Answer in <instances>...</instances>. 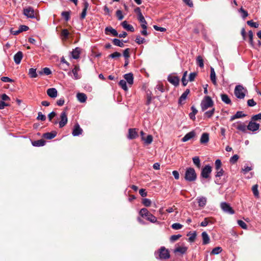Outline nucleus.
<instances>
[{
	"instance_id": "obj_19",
	"label": "nucleus",
	"mask_w": 261,
	"mask_h": 261,
	"mask_svg": "<svg viewBox=\"0 0 261 261\" xmlns=\"http://www.w3.org/2000/svg\"><path fill=\"white\" fill-rule=\"evenodd\" d=\"M138 137V134L135 128H130L128 130V138L134 139Z\"/></svg>"
},
{
	"instance_id": "obj_61",
	"label": "nucleus",
	"mask_w": 261,
	"mask_h": 261,
	"mask_svg": "<svg viewBox=\"0 0 261 261\" xmlns=\"http://www.w3.org/2000/svg\"><path fill=\"white\" fill-rule=\"evenodd\" d=\"M1 80L4 82H7V83H11L13 82V80L7 76H3L1 78Z\"/></svg>"
},
{
	"instance_id": "obj_37",
	"label": "nucleus",
	"mask_w": 261,
	"mask_h": 261,
	"mask_svg": "<svg viewBox=\"0 0 261 261\" xmlns=\"http://www.w3.org/2000/svg\"><path fill=\"white\" fill-rule=\"evenodd\" d=\"M29 74L31 77L35 78L37 76L36 69L34 68H30L29 71Z\"/></svg>"
},
{
	"instance_id": "obj_47",
	"label": "nucleus",
	"mask_w": 261,
	"mask_h": 261,
	"mask_svg": "<svg viewBox=\"0 0 261 261\" xmlns=\"http://www.w3.org/2000/svg\"><path fill=\"white\" fill-rule=\"evenodd\" d=\"M142 203L145 206H149L151 204V201L149 199L144 198L142 200Z\"/></svg>"
},
{
	"instance_id": "obj_16",
	"label": "nucleus",
	"mask_w": 261,
	"mask_h": 261,
	"mask_svg": "<svg viewBox=\"0 0 261 261\" xmlns=\"http://www.w3.org/2000/svg\"><path fill=\"white\" fill-rule=\"evenodd\" d=\"M198 205L200 207H203L206 204L207 199L203 196L198 197L196 199Z\"/></svg>"
},
{
	"instance_id": "obj_21",
	"label": "nucleus",
	"mask_w": 261,
	"mask_h": 261,
	"mask_svg": "<svg viewBox=\"0 0 261 261\" xmlns=\"http://www.w3.org/2000/svg\"><path fill=\"white\" fill-rule=\"evenodd\" d=\"M105 33L107 35L112 34L113 36H117L118 35L116 30L112 27H107L105 29Z\"/></svg>"
},
{
	"instance_id": "obj_63",
	"label": "nucleus",
	"mask_w": 261,
	"mask_h": 261,
	"mask_svg": "<svg viewBox=\"0 0 261 261\" xmlns=\"http://www.w3.org/2000/svg\"><path fill=\"white\" fill-rule=\"evenodd\" d=\"M19 30L21 33L23 31H28L29 30V27L27 25H22L19 27Z\"/></svg>"
},
{
	"instance_id": "obj_11",
	"label": "nucleus",
	"mask_w": 261,
	"mask_h": 261,
	"mask_svg": "<svg viewBox=\"0 0 261 261\" xmlns=\"http://www.w3.org/2000/svg\"><path fill=\"white\" fill-rule=\"evenodd\" d=\"M168 81L174 86H177L179 84V79L175 75L170 74L168 76Z\"/></svg>"
},
{
	"instance_id": "obj_23",
	"label": "nucleus",
	"mask_w": 261,
	"mask_h": 261,
	"mask_svg": "<svg viewBox=\"0 0 261 261\" xmlns=\"http://www.w3.org/2000/svg\"><path fill=\"white\" fill-rule=\"evenodd\" d=\"M121 25L123 28L127 31H130L132 32H133L135 31L134 27L132 25L128 24L126 21H123L121 23Z\"/></svg>"
},
{
	"instance_id": "obj_32",
	"label": "nucleus",
	"mask_w": 261,
	"mask_h": 261,
	"mask_svg": "<svg viewBox=\"0 0 261 261\" xmlns=\"http://www.w3.org/2000/svg\"><path fill=\"white\" fill-rule=\"evenodd\" d=\"M45 142L44 140L40 139L39 140H37V141L32 142V145L34 146H37V147L42 146L45 145Z\"/></svg>"
},
{
	"instance_id": "obj_62",
	"label": "nucleus",
	"mask_w": 261,
	"mask_h": 261,
	"mask_svg": "<svg viewBox=\"0 0 261 261\" xmlns=\"http://www.w3.org/2000/svg\"><path fill=\"white\" fill-rule=\"evenodd\" d=\"M216 177H219L223 175V170L222 169H220L219 170H216Z\"/></svg>"
},
{
	"instance_id": "obj_9",
	"label": "nucleus",
	"mask_w": 261,
	"mask_h": 261,
	"mask_svg": "<svg viewBox=\"0 0 261 261\" xmlns=\"http://www.w3.org/2000/svg\"><path fill=\"white\" fill-rule=\"evenodd\" d=\"M212 172V167L210 165H206L202 170L201 175L202 177L207 178Z\"/></svg>"
},
{
	"instance_id": "obj_25",
	"label": "nucleus",
	"mask_w": 261,
	"mask_h": 261,
	"mask_svg": "<svg viewBox=\"0 0 261 261\" xmlns=\"http://www.w3.org/2000/svg\"><path fill=\"white\" fill-rule=\"evenodd\" d=\"M200 143L201 144H204L206 143L209 141V135L207 133H203L201 135V137L200 138Z\"/></svg>"
},
{
	"instance_id": "obj_27",
	"label": "nucleus",
	"mask_w": 261,
	"mask_h": 261,
	"mask_svg": "<svg viewBox=\"0 0 261 261\" xmlns=\"http://www.w3.org/2000/svg\"><path fill=\"white\" fill-rule=\"evenodd\" d=\"M210 77H211V80L212 82H213V83L215 85H216L217 84L216 76V73H215L214 69L213 67L211 68Z\"/></svg>"
},
{
	"instance_id": "obj_45",
	"label": "nucleus",
	"mask_w": 261,
	"mask_h": 261,
	"mask_svg": "<svg viewBox=\"0 0 261 261\" xmlns=\"http://www.w3.org/2000/svg\"><path fill=\"white\" fill-rule=\"evenodd\" d=\"M89 7V4L87 2L84 3V8L82 11V12L81 14V16H86V11Z\"/></svg>"
},
{
	"instance_id": "obj_12",
	"label": "nucleus",
	"mask_w": 261,
	"mask_h": 261,
	"mask_svg": "<svg viewBox=\"0 0 261 261\" xmlns=\"http://www.w3.org/2000/svg\"><path fill=\"white\" fill-rule=\"evenodd\" d=\"M83 129L80 127L79 124L76 123L74 125L72 134L73 136H77L82 134Z\"/></svg>"
},
{
	"instance_id": "obj_51",
	"label": "nucleus",
	"mask_w": 261,
	"mask_h": 261,
	"mask_svg": "<svg viewBox=\"0 0 261 261\" xmlns=\"http://www.w3.org/2000/svg\"><path fill=\"white\" fill-rule=\"evenodd\" d=\"M238 224L243 229H246L247 228V224L242 220H238Z\"/></svg>"
},
{
	"instance_id": "obj_60",
	"label": "nucleus",
	"mask_w": 261,
	"mask_h": 261,
	"mask_svg": "<svg viewBox=\"0 0 261 261\" xmlns=\"http://www.w3.org/2000/svg\"><path fill=\"white\" fill-rule=\"evenodd\" d=\"M37 119L42 121H44L46 119V117L44 115L42 114L41 112H39Z\"/></svg>"
},
{
	"instance_id": "obj_13",
	"label": "nucleus",
	"mask_w": 261,
	"mask_h": 261,
	"mask_svg": "<svg viewBox=\"0 0 261 261\" xmlns=\"http://www.w3.org/2000/svg\"><path fill=\"white\" fill-rule=\"evenodd\" d=\"M125 81L128 83V85L131 86L134 83L133 74L132 73H128L124 75Z\"/></svg>"
},
{
	"instance_id": "obj_46",
	"label": "nucleus",
	"mask_w": 261,
	"mask_h": 261,
	"mask_svg": "<svg viewBox=\"0 0 261 261\" xmlns=\"http://www.w3.org/2000/svg\"><path fill=\"white\" fill-rule=\"evenodd\" d=\"M247 24L251 27L257 28L258 27V23L256 22H253L252 20L247 21Z\"/></svg>"
},
{
	"instance_id": "obj_18",
	"label": "nucleus",
	"mask_w": 261,
	"mask_h": 261,
	"mask_svg": "<svg viewBox=\"0 0 261 261\" xmlns=\"http://www.w3.org/2000/svg\"><path fill=\"white\" fill-rule=\"evenodd\" d=\"M23 57V54L21 51L17 52L14 56V60L16 64H19Z\"/></svg>"
},
{
	"instance_id": "obj_54",
	"label": "nucleus",
	"mask_w": 261,
	"mask_h": 261,
	"mask_svg": "<svg viewBox=\"0 0 261 261\" xmlns=\"http://www.w3.org/2000/svg\"><path fill=\"white\" fill-rule=\"evenodd\" d=\"M239 159V156L237 154L233 155L230 159V162L232 164H234Z\"/></svg>"
},
{
	"instance_id": "obj_33",
	"label": "nucleus",
	"mask_w": 261,
	"mask_h": 261,
	"mask_svg": "<svg viewBox=\"0 0 261 261\" xmlns=\"http://www.w3.org/2000/svg\"><path fill=\"white\" fill-rule=\"evenodd\" d=\"M191 110L192 112L189 114V117L190 119L194 120L195 119V115L197 113L198 111L194 106L191 107Z\"/></svg>"
},
{
	"instance_id": "obj_28",
	"label": "nucleus",
	"mask_w": 261,
	"mask_h": 261,
	"mask_svg": "<svg viewBox=\"0 0 261 261\" xmlns=\"http://www.w3.org/2000/svg\"><path fill=\"white\" fill-rule=\"evenodd\" d=\"M245 116V115L242 112L238 111L236 113V114L234 115H233L230 117V121H232L236 119L240 118Z\"/></svg>"
},
{
	"instance_id": "obj_58",
	"label": "nucleus",
	"mask_w": 261,
	"mask_h": 261,
	"mask_svg": "<svg viewBox=\"0 0 261 261\" xmlns=\"http://www.w3.org/2000/svg\"><path fill=\"white\" fill-rule=\"evenodd\" d=\"M196 75L197 74L195 72L191 73L189 76V81L190 82L193 81L196 77Z\"/></svg>"
},
{
	"instance_id": "obj_10",
	"label": "nucleus",
	"mask_w": 261,
	"mask_h": 261,
	"mask_svg": "<svg viewBox=\"0 0 261 261\" xmlns=\"http://www.w3.org/2000/svg\"><path fill=\"white\" fill-rule=\"evenodd\" d=\"M232 126L242 132H245L246 130L245 124L239 121L234 123L232 124Z\"/></svg>"
},
{
	"instance_id": "obj_17",
	"label": "nucleus",
	"mask_w": 261,
	"mask_h": 261,
	"mask_svg": "<svg viewBox=\"0 0 261 261\" xmlns=\"http://www.w3.org/2000/svg\"><path fill=\"white\" fill-rule=\"evenodd\" d=\"M195 132L194 131H191L187 133L181 139L182 141L185 142L189 141L191 139L194 138L195 136Z\"/></svg>"
},
{
	"instance_id": "obj_42",
	"label": "nucleus",
	"mask_w": 261,
	"mask_h": 261,
	"mask_svg": "<svg viewBox=\"0 0 261 261\" xmlns=\"http://www.w3.org/2000/svg\"><path fill=\"white\" fill-rule=\"evenodd\" d=\"M193 163L198 167L200 168V161L198 156H195L192 159Z\"/></svg>"
},
{
	"instance_id": "obj_57",
	"label": "nucleus",
	"mask_w": 261,
	"mask_h": 261,
	"mask_svg": "<svg viewBox=\"0 0 261 261\" xmlns=\"http://www.w3.org/2000/svg\"><path fill=\"white\" fill-rule=\"evenodd\" d=\"M153 27L154 29V30H155L157 31L165 32L166 31V29L165 28L158 27V25H154Z\"/></svg>"
},
{
	"instance_id": "obj_5",
	"label": "nucleus",
	"mask_w": 261,
	"mask_h": 261,
	"mask_svg": "<svg viewBox=\"0 0 261 261\" xmlns=\"http://www.w3.org/2000/svg\"><path fill=\"white\" fill-rule=\"evenodd\" d=\"M246 90L241 85H238L234 89V94L236 96L240 99H243L245 96Z\"/></svg>"
},
{
	"instance_id": "obj_20",
	"label": "nucleus",
	"mask_w": 261,
	"mask_h": 261,
	"mask_svg": "<svg viewBox=\"0 0 261 261\" xmlns=\"http://www.w3.org/2000/svg\"><path fill=\"white\" fill-rule=\"evenodd\" d=\"M188 250V247L185 246H177L174 250V253L179 252L181 254L185 253Z\"/></svg>"
},
{
	"instance_id": "obj_36",
	"label": "nucleus",
	"mask_w": 261,
	"mask_h": 261,
	"mask_svg": "<svg viewBox=\"0 0 261 261\" xmlns=\"http://www.w3.org/2000/svg\"><path fill=\"white\" fill-rule=\"evenodd\" d=\"M119 85L125 91L128 90V88L126 86V82L125 80H120L119 82Z\"/></svg>"
},
{
	"instance_id": "obj_7",
	"label": "nucleus",
	"mask_w": 261,
	"mask_h": 261,
	"mask_svg": "<svg viewBox=\"0 0 261 261\" xmlns=\"http://www.w3.org/2000/svg\"><path fill=\"white\" fill-rule=\"evenodd\" d=\"M60 121L59 122V127L62 128L64 127L67 123L68 118H67V114L65 111H63L60 116Z\"/></svg>"
},
{
	"instance_id": "obj_14",
	"label": "nucleus",
	"mask_w": 261,
	"mask_h": 261,
	"mask_svg": "<svg viewBox=\"0 0 261 261\" xmlns=\"http://www.w3.org/2000/svg\"><path fill=\"white\" fill-rule=\"evenodd\" d=\"M47 94L51 98H55L58 95V91L56 88H49L46 91Z\"/></svg>"
},
{
	"instance_id": "obj_56",
	"label": "nucleus",
	"mask_w": 261,
	"mask_h": 261,
	"mask_svg": "<svg viewBox=\"0 0 261 261\" xmlns=\"http://www.w3.org/2000/svg\"><path fill=\"white\" fill-rule=\"evenodd\" d=\"M181 237V236L180 234L172 235L170 237V241L171 242H174V241L177 240L178 239H179Z\"/></svg>"
},
{
	"instance_id": "obj_38",
	"label": "nucleus",
	"mask_w": 261,
	"mask_h": 261,
	"mask_svg": "<svg viewBox=\"0 0 261 261\" xmlns=\"http://www.w3.org/2000/svg\"><path fill=\"white\" fill-rule=\"evenodd\" d=\"M140 23H141V27L142 29H145L147 27V22L145 19V17H138Z\"/></svg>"
},
{
	"instance_id": "obj_52",
	"label": "nucleus",
	"mask_w": 261,
	"mask_h": 261,
	"mask_svg": "<svg viewBox=\"0 0 261 261\" xmlns=\"http://www.w3.org/2000/svg\"><path fill=\"white\" fill-rule=\"evenodd\" d=\"M252 192L253 193L255 197H258L259 193L258 192L257 186V185H254V186H253V187H252Z\"/></svg>"
},
{
	"instance_id": "obj_8",
	"label": "nucleus",
	"mask_w": 261,
	"mask_h": 261,
	"mask_svg": "<svg viewBox=\"0 0 261 261\" xmlns=\"http://www.w3.org/2000/svg\"><path fill=\"white\" fill-rule=\"evenodd\" d=\"M221 209L225 212L229 214H233L234 211L233 210L230 205L226 202H222L220 204Z\"/></svg>"
},
{
	"instance_id": "obj_22",
	"label": "nucleus",
	"mask_w": 261,
	"mask_h": 261,
	"mask_svg": "<svg viewBox=\"0 0 261 261\" xmlns=\"http://www.w3.org/2000/svg\"><path fill=\"white\" fill-rule=\"evenodd\" d=\"M81 53V49L80 47H76L71 53L72 58L75 59H78L80 57Z\"/></svg>"
},
{
	"instance_id": "obj_24",
	"label": "nucleus",
	"mask_w": 261,
	"mask_h": 261,
	"mask_svg": "<svg viewBox=\"0 0 261 261\" xmlns=\"http://www.w3.org/2000/svg\"><path fill=\"white\" fill-rule=\"evenodd\" d=\"M76 97L81 102H85L87 99V96L83 93H79L76 95Z\"/></svg>"
},
{
	"instance_id": "obj_29",
	"label": "nucleus",
	"mask_w": 261,
	"mask_h": 261,
	"mask_svg": "<svg viewBox=\"0 0 261 261\" xmlns=\"http://www.w3.org/2000/svg\"><path fill=\"white\" fill-rule=\"evenodd\" d=\"M202 238L203 241V244L205 245L208 244L210 242V238L207 233L204 231L202 233Z\"/></svg>"
},
{
	"instance_id": "obj_26",
	"label": "nucleus",
	"mask_w": 261,
	"mask_h": 261,
	"mask_svg": "<svg viewBox=\"0 0 261 261\" xmlns=\"http://www.w3.org/2000/svg\"><path fill=\"white\" fill-rule=\"evenodd\" d=\"M221 98L223 102L227 105L231 103V101L228 96L225 94H221Z\"/></svg>"
},
{
	"instance_id": "obj_41",
	"label": "nucleus",
	"mask_w": 261,
	"mask_h": 261,
	"mask_svg": "<svg viewBox=\"0 0 261 261\" xmlns=\"http://www.w3.org/2000/svg\"><path fill=\"white\" fill-rule=\"evenodd\" d=\"M113 42L115 45H116L117 46L123 47L124 46L123 43L118 39H114L113 40Z\"/></svg>"
},
{
	"instance_id": "obj_64",
	"label": "nucleus",
	"mask_w": 261,
	"mask_h": 261,
	"mask_svg": "<svg viewBox=\"0 0 261 261\" xmlns=\"http://www.w3.org/2000/svg\"><path fill=\"white\" fill-rule=\"evenodd\" d=\"M252 120L256 121L258 120H261V113H259L257 115H254L252 117Z\"/></svg>"
},
{
	"instance_id": "obj_30",
	"label": "nucleus",
	"mask_w": 261,
	"mask_h": 261,
	"mask_svg": "<svg viewBox=\"0 0 261 261\" xmlns=\"http://www.w3.org/2000/svg\"><path fill=\"white\" fill-rule=\"evenodd\" d=\"M57 133L56 132L46 133L43 134V136L46 139H51L56 137Z\"/></svg>"
},
{
	"instance_id": "obj_43",
	"label": "nucleus",
	"mask_w": 261,
	"mask_h": 261,
	"mask_svg": "<svg viewBox=\"0 0 261 261\" xmlns=\"http://www.w3.org/2000/svg\"><path fill=\"white\" fill-rule=\"evenodd\" d=\"M222 249L221 247H217L214 248L212 250V251L211 252V254H218L219 253H220L222 251Z\"/></svg>"
},
{
	"instance_id": "obj_49",
	"label": "nucleus",
	"mask_w": 261,
	"mask_h": 261,
	"mask_svg": "<svg viewBox=\"0 0 261 261\" xmlns=\"http://www.w3.org/2000/svg\"><path fill=\"white\" fill-rule=\"evenodd\" d=\"M135 41L138 44H143L145 42V39L141 37L140 36H138L136 38Z\"/></svg>"
},
{
	"instance_id": "obj_31",
	"label": "nucleus",
	"mask_w": 261,
	"mask_h": 261,
	"mask_svg": "<svg viewBox=\"0 0 261 261\" xmlns=\"http://www.w3.org/2000/svg\"><path fill=\"white\" fill-rule=\"evenodd\" d=\"M80 70V67L77 65H75L74 68L72 70V72L73 74L74 77L75 79H78L80 78V76L78 74V72Z\"/></svg>"
},
{
	"instance_id": "obj_6",
	"label": "nucleus",
	"mask_w": 261,
	"mask_h": 261,
	"mask_svg": "<svg viewBox=\"0 0 261 261\" xmlns=\"http://www.w3.org/2000/svg\"><path fill=\"white\" fill-rule=\"evenodd\" d=\"M23 14L25 16H38L39 12L35 11L33 8L28 7L24 9Z\"/></svg>"
},
{
	"instance_id": "obj_4",
	"label": "nucleus",
	"mask_w": 261,
	"mask_h": 261,
	"mask_svg": "<svg viewBox=\"0 0 261 261\" xmlns=\"http://www.w3.org/2000/svg\"><path fill=\"white\" fill-rule=\"evenodd\" d=\"M197 177L196 173L194 168H188L187 169L185 178L188 181H193L196 180Z\"/></svg>"
},
{
	"instance_id": "obj_44",
	"label": "nucleus",
	"mask_w": 261,
	"mask_h": 261,
	"mask_svg": "<svg viewBox=\"0 0 261 261\" xmlns=\"http://www.w3.org/2000/svg\"><path fill=\"white\" fill-rule=\"evenodd\" d=\"M197 63L198 64V65L199 66V67H200L201 68L203 67V66H204L203 61L202 58L201 56H199L197 57Z\"/></svg>"
},
{
	"instance_id": "obj_39",
	"label": "nucleus",
	"mask_w": 261,
	"mask_h": 261,
	"mask_svg": "<svg viewBox=\"0 0 261 261\" xmlns=\"http://www.w3.org/2000/svg\"><path fill=\"white\" fill-rule=\"evenodd\" d=\"M212 223L211 220L209 218H205L204 220L201 222L200 226L202 227L206 226L208 223Z\"/></svg>"
},
{
	"instance_id": "obj_1",
	"label": "nucleus",
	"mask_w": 261,
	"mask_h": 261,
	"mask_svg": "<svg viewBox=\"0 0 261 261\" xmlns=\"http://www.w3.org/2000/svg\"><path fill=\"white\" fill-rule=\"evenodd\" d=\"M214 106V101L209 96H205L202 99L200 107L202 111H205L208 108H212Z\"/></svg>"
},
{
	"instance_id": "obj_15",
	"label": "nucleus",
	"mask_w": 261,
	"mask_h": 261,
	"mask_svg": "<svg viewBox=\"0 0 261 261\" xmlns=\"http://www.w3.org/2000/svg\"><path fill=\"white\" fill-rule=\"evenodd\" d=\"M259 127V124L258 123L254 122H250L247 126V128L251 131H255L258 129Z\"/></svg>"
},
{
	"instance_id": "obj_59",
	"label": "nucleus",
	"mask_w": 261,
	"mask_h": 261,
	"mask_svg": "<svg viewBox=\"0 0 261 261\" xmlns=\"http://www.w3.org/2000/svg\"><path fill=\"white\" fill-rule=\"evenodd\" d=\"M123 56L125 57L126 59H128L129 57V49L126 48L123 51Z\"/></svg>"
},
{
	"instance_id": "obj_53",
	"label": "nucleus",
	"mask_w": 261,
	"mask_h": 261,
	"mask_svg": "<svg viewBox=\"0 0 261 261\" xmlns=\"http://www.w3.org/2000/svg\"><path fill=\"white\" fill-rule=\"evenodd\" d=\"M187 97V95L183 93L179 98L178 103L180 105L182 104V102L186 99Z\"/></svg>"
},
{
	"instance_id": "obj_48",
	"label": "nucleus",
	"mask_w": 261,
	"mask_h": 261,
	"mask_svg": "<svg viewBox=\"0 0 261 261\" xmlns=\"http://www.w3.org/2000/svg\"><path fill=\"white\" fill-rule=\"evenodd\" d=\"M171 227L175 230H178L181 229L182 227V225L179 223H173L171 225Z\"/></svg>"
},
{
	"instance_id": "obj_34",
	"label": "nucleus",
	"mask_w": 261,
	"mask_h": 261,
	"mask_svg": "<svg viewBox=\"0 0 261 261\" xmlns=\"http://www.w3.org/2000/svg\"><path fill=\"white\" fill-rule=\"evenodd\" d=\"M142 140L145 144H150L152 142V136L150 135H149L146 138L144 137H142Z\"/></svg>"
},
{
	"instance_id": "obj_55",
	"label": "nucleus",
	"mask_w": 261,
	"mask_h": 261,
	"mask_svg": "<svg viewBox=\"0 0 261 261\" xmlns=\"http://www.w3.org/2000/svg\"><path fill=\"white\" fill-rule=\"evenodd\" d=\"M121 56V55L120 53L116 51L110 55L109 57L111 58H119Z\"/></svg>"
},
{
	"instance_id": "obj_50",
	"label": "nucleus",
	"mask_w": 261,
	"mask_h": 261,
	"mask_svg": "<svg viewBox=\"0 0 261 261\" xmlns=\"http://www.w3.org/2000/svg\"><path fill=\"white\" fill-rule=\"evenodd\" d=\"M215 169L216 170H219L221 168V162L220 160L218 159L215 161Z\"/></svg>"
},
{
	"instance_id": "obj_40",
	"label": "nucleus",
	"mask_w": 261,
	"mask_h": 261,
	"mask_svg": "<svg viewBox=\"0 0 261 261\" xmlns=\"http://www.w3.org/2000/svg\"><path fill=\"white\" fill-rule=\"evenodd\" d=\"M215 111V109L213 108L211 110L205 112L204 115L207 118H211L214 115Z\"/></svg>"
},
{
	"instance_id": "obj_2",
	"label": "nucleus",
	"mask_w": 261,
	"mask_h": 261,
	"mask_svg": "<svg viewBox=\"0 0 261 261\" xmlns=\"http://www.w3.org/2000/svg\"><path fill=\"white\" fill-rule=\"evenodd\" d=\"M139 214L141 217L145 218L146 220L151 223H155L157 222L156 218L149 213L147 209L145 208H142L139 212Z\"/></svg>"
},
{
	"instance_id": "obj_35",
	"label": "nucleus",
	"mask_w": 261,
	"mask_h": 261,
	"mask_svg": "<svg viewBox=\"0 0 261 261\" xmlns=\"http://www.w3.org/2000/svg\"><path fill=\"white\" fill-rule=\"evenodd\" d=\"M69 32L67 29H64L61 32V37L63 40H66L69 36Z\"/></svg>"
},
{
	"instance_id": "obj_3",
	"label": "nucleus",
	"mask_w": 261,
	"mask_h": 261,
	"mask_svg": "<svg viewBox=\"0 0 261 261\" xmlns=\"http://www.w3.org/2000/svg\"><path fill=\"white\" fill-rule=\"evenodd\" d=\"M156 258L160 259H167L170 257V254L168 249L165 247H161L157 252L155 253Z\"/></svg>"
}]
</instances>
